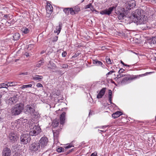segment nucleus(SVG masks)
<instances>
[{
	"label": "nucleus",
	"mask_w": 156,
	"mask_h": 156,
	"mask_svg": "<svg viewBox=\"0 0 156 156\" xmlns=\"http://www.w3.org/2000/svg\"><path fill=\"white\" fill-rule=\"evenodd\" d=\"M35 105L34 104L27 105L25 107L24 112L25 113L28 115H30L34 116L37 118L40 116L39 113L35 111Z\"/></svg>",
	"instance_id": "1"
},
{
	"label": "nucleus",
	"mask_w": 156,
	"mask_h": 156,
	"mask_svg": "<svg viewBox=\"0 0 156 156\" xmlns=\"http://www.w3.org/2000/svg\"><path fill=\"white\" fill-rule=\"evenodd\" d=\"M30 128V131L29 135L30 136H34L38 135L41 131V129L40 126L36 125L33 122H31L28 123Z\"/></svg>",
	"instance_id": "2"
},
{
	"label": "nucleus",
	"mask_w": 156,
	"mask_h": 156,
	"mask_svg": "<svg viewBox=\"0 0 156 156\" xmlns=\"http://www.w3.org/2000/svg\"><path fill=\"white\" fill-rule=\"evenodd\" d=\"M24 108V104L23 103L17 104L12 108V114L15 115H18L21 113Z\"/></svg>",
	"instance_id": "3"
},
{
	"label": "nucleus",
	"mask_w": 156,
	"mask_h": 156,
	"mask_svg": "<svg viewBox=\"0 0 156 156\" xmlns=\"http://www.w3.org/2000/svg\"><path fill=\"white\" fill-rule=\"evenodd\" d=\"M140 76V75L128 76L124 78L122 80L121 84L122 85L128 84L130 83L132 80L139 78Z\"/></svg>",
	"instance_id": "4"
},
{
	"label": "nucleus",
	"mask_w": 156,
	"mask_h": 156,
	"mask_svg": "<svg viewBox=\"0 0 156 156\" xmlns=\"http://www.w3.org/2000/svg\"><path fill=\"white\" fill-rule=\"evenodd\" d=\"M31 139L28 133L22 134L20 136V141L21 144H26L29 142Z\"/></svg>",
	"instance_id": "5"
},
{
	"label": "nucleus",
	"mask_w": 156,
	"mask_h": 156,
	"mask_svg": "<svg viewBox=\"0 0 156 156\" xmlns=\"http://www.w3.org/2000/svg\"><path fill=\"white\" fill-rule=\"evenodd\" d=\"M127 10H126L124 7V8H120L118 9L117 11L115 12V13L118 15V18L119 20H121L123 19L125 16V14L126 13Z\"/></svg>",
	"instance_id": "6"
},
{
	"label": "nucleus",
	"mask_w": 156,
	"mask_h": 156,
	"mask_svg": "<svg viewBox=\"0 0 156 156\" xmlns=\"http://www.w3.org/2000/svg\"><path fill=\"white\" fill-rule=\"evenodd\" d=\"M141 17V11L140 9H137L131 14V18L133 19L135 22L137 21Z\"/></svg>",
	"instance_id": "7"
},
{
	"label": "nucleus",
	"mask_w": 156,
	"mask_h": 156,
	"mask_svg": "<svg viewBox=\"0 0 156 156\" xmlns=\"http://www.w3.org/2000/svg\"><path fill=\"white\" fill-rule=\"evenodd\" d=\"M41 149L40 145L38 142H34L29 146V150L32 152H39Z\"/></svg>",
	"instance_id": "8"
},
{
	"label": "nucleus",
	"mask_w": 156,
	"mask_h": 156,
	"mask_svg": "<svg viewBox=\"0 0 156 156\" xmlns=\"http://www.w3.org/2000/svg\"><path fill=\"white\" fill-rule=\"evenodd\" d=\"M8 138L11 142L14 143L17 140L18 137L16 132L14 130H11L8 135Z\"/></svg>",
	"instance_id": "9"
},
{
	"label": "nucleus",
	"mask_w": 156,
	"mask_h": 156,
	"mask_svg": "<svg viewBox=\"0 0 156 156\" xmlns=\"http://www.w3.org/2000/svg\"><path fill=\"white\" fill-rule=\"evenodd\" d=\"M136 5V2L134 0H131L126 2L124 7L126 9V10L128 11L133 9L135 7Z\"/></svg>",
	"instance_id": "10"
},
{
	"label": "nucleus",
	"mask_w": 156,
	"mask_h": 156,
	"mask_svg": "<svg viewBox=\"0 0 156 156\" xmlns=\"http://www.w3.org/2000/svg\"><path fill=\"white\" fill-rule=\"evenodd\" d=\"M48 139L46 137H43L41 138L39 142L41 149L44 148L48 144Z\"/></svg>",
	"instance_id": "11"
},
{
	"label": "nucleus",
	"mask_w": 156,
	"mask_h": 156,
	"mask_svg": "<svg viewBox=\"0 0 156 156\" xmlns=\"http://www.w3.org/2000/svg\"><path fill=\"white\" fill-rule=\"evenodd\" d=\"M116 6H114L110 7L108 9H107L100 12V14L102 15H110L112 11L116 8Z\"/></svg>",
	"instance_id": "12"
},
{
	"label": "nucleus",
	"mask_w": 156,
	"mask_h": 156,
	"mask_svg": "<svg viewBox=\"0 0 156 156\" xmlns=\"http://www.w3.org/2000/svg\"><path fill=\"white\" fill-rule=\"evenodd\" d=\"M148 18L147 16L145 15L142 16V17L139 19L137 21H136V23L137 24H141L145 23L147 21Z\"/></svg>",
	"instance_id": "13"
},
{
	"label": "nucleus",
	"mask_w": 156,
	"mask_h": 156,
	"mask_svg": "<svg viewBox=\"0 0 156 156\" xmlns=\"http://www.w3.org/2000/svg\"><path fill=\"white\" fill-rule=\"evenodd\" d=\"M72 147H74V146L73 145L72 143H71L69 144H67V146L65 147V149L61 147H59L57 149V151L59 153L64 152L65 151H66V149L71 148Z\"/></svg>",
	"instance_id": "14"
},
{
	"label": "nucleus",
	"mask_w": 156,
	"mask_h": 156,
	"mask_svg": "<svg viewBox=\"0 0 156 156\" xmlns=\"http://www.w3.org/2000/svg\"><path fill=\"white\" fill-rule=\"evenodd\" d=\"M11 150L8 148H5L4 149L2 153V156H10Z\"/></svg>",
	"instance_id": "15"
},
{
	"label": "nucleus",
	"mask_w": 156,
	"mask_h": 156,
	"mask_svg": "<svg viewBox=\"0 0 156 156\" xmlns=\"http://www.w3.org/2000/svg\"><path fill=\"white\" fill-rule=\"evenodd\" d=\"M61 128L57 130H55V128H53L52 131L53 133L54 139H57L59 133V132L61 131Z\"/></svg>",
	"instance_id": "16"
},
{
	"label": "nucleus",
	"mask_w": 156,
	"mask_h": 156,
	"mask_svg": "<svg viewBox=\"0 0 156 156\" xmlns=\"http://www.w3.org/2000/svg\"><path fill=\"white\" fill-rule=\"evenodd\" d=\"M106 89L105 88H103L101 90L97 95V98H100L102 97L105 94Z\"/></svg>",
	"instance_id": "17"
},
{
	"label": "nucleus",
	"mask_w": 156,
	"mask_h": 156,
	"mask_svg": "<svg viewBox=\"0 0 156 156\" xmlns=\"http://www.w3.org/2000/svg\"><path fill=\"white\" fill-rule=\"evenodd\" d=\"M65 115L66 113L63 112L60 116V124L61 125H63L65 122Z\"/></svg>",
	"instance_id": "18"
},
{
	"label": "nucleus",
	"mask_w": 156,
	"mask_h": 156,
	"mask_svg": "<svg viewBox=\"0 0 156 156\" xmlns=\"http://www.w3.org/2000/svg\"><path fill=\"white\" fill-rule=\"evenodd\" d=\"M62 27V24L61 23H59V26L56 27V30H54V33H57V34H59L61 31V28Z\"/></svg>",
	"instance_id": "19"
},
{
	"label": "nucleus",
	"mask_w": 156,
	"mask_h": 156,
	"mask_svg": "<svg viewBox=\"0 0 156 156\" xmlns=\"http://www.w3.org/2000/svg\"><path fill=\"white\" fill-rule=\"evenodd\" d=\"M18 100V98L16 96H14L9 99V103L11 104H13L16 102Z\"/></svg>",
	"instance_id": "20"
},
{
	"label": "nucleus",
	"mask_w": 156,
	"mask_h": 156,
	"mask_svg": "<svg viewBox=\"0 0 156 156\" xmlns=\"http://www.w3.org/2000/svg\"><path fill=\"white\" fill-rule=\"evenodd\" d=\"M52 6L51 4L49 3H47L46 10L47 12L49 13H51L52 11Z\"/></svg>",
	"instance_id": "21"
},
{
	"label": "nucleus",
	"mask_w": 156,
	"mask_h": 156,
	"mask_svg": "<svg viewBox=\"0 0 156 156\" xmlns=\"http://www.w3.org/2000/svg\"><path fill=\"white\" fill-rule=\"evenodd\" d=\"M43 77L42 76L39 75H35L33 77V79L38 82L41 81L43 79Z\"/></svg>",
	"instance_id": "22"
},
{
	"label": "nucleus",
	"mask_w": 156,
	"mask_h": 156,
	"mask_svg": "<svg viewBox=\"0 0 156 156\" xmlns=\"http://www.w3.org/2000/svg\"><path fill=\"white\" fill-rule=\"evenodd\" d=\"M122 115V113L120 111H117L112 114V117L114 119Z\"/></svg>",
	"instance_id": "23"
},
{
	"label": "nucleus",
	"mask_w": 156,
	"mask_h": 156,
	"mask_svg": "<svg viewBox=\"0 0 156 156\" xmlns=\"http://www.w3.org/2000/svg\"><path fill=\"white\" fill-rule=\"evenodd\" d=\"M108 98L109 100L110 103L112 105H115V104L112 102V91L111 90H108Z\"/></svg>",
	"instance_id": "24"
},
{
	"label": "nucleus",
	"mask_w": 156,
	"mask_h": 156,
	"mask_svg": "<svg viewBox=\"0 0 156 156\" xmlns=\"http://www.w3.org/2000/svg\"><path fill=\"white\" fill-rule=\"evenodd\" d=\"M13 40L15 41L18 40L20 37V34L18 33H16L13 34L12 36Z\"/></svg>",
	"instance_id": "25"
},
{
	"label": "nucleus",
	"mask_w": 156,
	"mask_h": 156,
	"mask_svg": "<svg viewBox=\"0 0 156 156\" xmlns=\"http://www.w3.org/2000/svg\"><path fill=\"white\" fill-rule=\"evenodd\" d=\"M59 124L58 120H54L52 123V126L53 127V128H55L58 126Z\"/></svg>",
	"instance_id": "26"
},
{
	"label": "nucleus",
	"mask_w": 156,
	"mask_h": 156,
	"mask_svg": "<svg viewBox=\"0 0 156 156\" xmlns=\"http://www.w3.org/2000/svg\"><path fill=\"white\" fill-rule=\"evenodd\" d=\"M93 63L94 64H96L98 66H101L102 64L101 62L98 60L97 59L93 60Z\"/></svg>",
	"instance_id": "27"
},
{
	"label": "nucleus",
	"mask_w": 156,
	"mask_h": 156,
	"mask_svg": "<svg viewBox=\"0 0 156 156\" xmlns=\"http://www.w3.org/2000/svg\"><path fill=\"white\" fill-rule=\"evenodd\" d=\"M22 32L25 34L28 33L30 31V29L27 27H23L22 30Z\"/></svg>",
	"instance_id": "28"
},
{
	"label": "nucleus",
	"mask_w": 156,
	"mask_h": 156,
	"mask_svg": "<svg viewBox=\"0 0 156 156\" xmlns=\"http://www.w3.org/2000/svg\"><path fill=\"white\" fill-rule=\"evenodd\" d=\"M17 85V83L14 82H8L7 83V86H13Z\"/></svg>",
	"instance_id": "29"
},
{
	"label": "nucleus",
	"mask_w": 156,
	"mask_h": 156,
	"mask_svg": "<svg viewBox=\"0 0 156 156\" xmlns=\"http://www.w3.org/2000/svg\"><path fill=\"white\" fill-rule=\"evenodd\" d=\"M32 86V85L31 84H29L28 85H23L22 86L20 87V88L22 90H23L26 88L31 87Z\"/></svg>",
	"instance_id": "30"
},
{
	"label": "nucleus",
	"mask_w": 156,
	"mask_h": 156,
	"mask_svg": "<svg viewBox=\"0 0 156 156\" xmlns=\"http://www.w3.org/2000/svg\"><path fill=\"white\" fill-rule=\"evenodd\" d=\"M150 43L151 44H156V38H153L151 41L150 42Z\"/></svg>",
	"instance_id": "31"
},
{
	"label": "nucleus",
	"mask_w": 156,
	"mask_h": 156,
	"mask_svg": "<svg viewBox=\"0 0 156 156\" xmlns=\"http://www.w3.org/2000/svg\"><path fill=\"white\" fill-rule=\"evenodd\" d=\"M106 61L107 63L108 64H111L112 63V61L109 57H107L106 58Z\"/></svg>",
	"instance_id": "32"
},
{
	"label": "nucleus",
	"mask_w": 156,
	"mask_h": 156,
	"mask_svg": "<svg viewBox=\"0 0 156 156\" xmlns=\"http://www.w3.org/2000/svg\"><path fill=\"white\" fill-rule=\"evenodd\" d=\"M16 128L17 129V130L20 132H21V131H23L22 129V128L20 127V124H17L16 125Z\"/></svg>",
	"instance_id": "33"
},
{
	"label": "nucleus",
	"mask_w": 156,
	"mask_h": 156,
	"mask_svg": "<svg viewBox=\"0 0 156 156\" xmlns=\"http://www.w3.org/2000/svg\"><path fill=\"white\" fill-rule=\"evenodd\" d=\"M80 10V8L78 6H76L74 8V11L75 14L78 13Z\"/></svg>",
	"instance_id": "34"
},
{
	"label": "nucleus",
	"mask_w": 156,
	"mask_h": 156,
	"mask_svg": "<svg viewBox=\"0 0 156 156\" xmlns=\"http://www.w3.org/2000/svg\"><path fill=\"white\" fill-rule=\"evenodd\" d=\"M69 12H70V14L72 15L75 14L74 11V9L71 8H69Z\"/></svg>",
	"instance_id": "35"
},
{
	"label": "nucleus",
	"mask_w": 156,
	"mask_h": 156,
	"mask_svg": "<svg viewBox=\"0 0 156 156\" xmlns=\"http://www.w3.org/2000/svg\"><path fill=\"white\" fill-rule=\"evenodd\" d=\"M69 8H64L63 9V11L66 14H69Z\"/></svg>",
	"instance_id": "36"
},
{
	"label": "nucleus",
	"mask_w": 156,
	"mask_h": 156,
	"mask_svg": "<svg viewBox=\"0 0 156 156\" xmlns=\"http://www.w3.org/2000/svg\"><path fill=\"white\" fill-rule=\"evenodd\" d=\"M34 47V44H30L28 45L27 47V49L29 50H31L32 48H33Z\"/></svg>",
	"instance_id": "37"
},
{
	"label": "nucleus",
	"mask_w": 156,
	"mask_h": 156,
	"mask_svg": "<svg viewBox=\"0 0 156 156\" xmlns=\"http://www.w3.org/2000/svg\"><path fill=\"white\" fill-rule=\"evenodd\" d=\"M126 76V74H119L117 75V77H118V78H119L122 77L123 76Z\"/></svg>",
	"instance_id": "38"
},
{
	"label": "nucleus",
	"mask_w": 156,
	"mask_h": 156,
	"mask_svg": "<svg viewBox=\"0 0 156 156\" xmlns=\"http://www.w3.org/2000/svg\"><path fill=\"white\" fill-rule=\"evenodd\" d=\"M44 62H39V63L36 65V67H39L41 66V65H43Z\"/></svg>",
	"instance_id": "39"
},
{
	"label": "nucleus",
	"mask_w": 156,
	"mask_h": 156,
	"mask_svg": "<svg viewBox=\"0 0 156 156\" xmlns=\"http://www.w3.org/2000/svg\"><path fill=\"white\" fill-rule=\"evenodd\" d=\"M125 71V70L123 69L122 68L120 69L118 71V73L119 74H121L122 73H123L124 71Z\"/></svg>",
	"instance_id": "40"
},
{
	"label": "nucleus",
	"mask_w": 156,
	"mask_h": 156,
	"mask_svg": "<svg viewBox=\"0 0 156 156\" xmlns=\"http://www.w3.org/2000/svg\"><path fill=\"white\" fill-rule=\"evenodd\" d=\"M115 72V71H110L109 72H108V73L106 74V76H108V75L111 74H112V73Z\"/></svg>",
	"instance_id": "41"
},
{
	"label": "nucleus",
	"mask_w": 156,
	"mask_h": 156,
	"mask_svg": "<svg viewBox=\"0 0 156 156\" xmlns=\"http://www.w3.org/2000/svg\"><path fill=\"white\" fill-rule=\"evenodd\" d=\"M91 6H92L91 4H90L88 5H86L85 6V8L86 9L90 8V7Z\"/></svg>",
	"instance_id": "42"
},
{
	"label": "nucleus",
	"mask_w": 156,
	"mask_h": 156,
	"mask_svg": "<svg viewBox=\"0 0 156 156\" xmlns=\"http://www.w3.org/2000/svg\"><path fill=\"white\" fill-rule=\"evenodd\" d=\"M68 65L67 64H63L62 66V68L64 69L67 68L68 67Z\"/></svg>",
	"instance_id": "43"
},
{
	"label": "nucleus",
	"mask_w": 156,
	"mask_h": 156,
	"mask_svg": "<svg viewBox=\"0 0 156 156\" xmlns=\"http://www.w3.org/2000/svg\"><path fill=\"white\" fill-rule=\"evenodd\" d=\"M120 63L123 65V66H128L129 67V65H128L126 64H125L122 60L120 61Z\"/></svg>",
	"instance_id": "44"
},
{
	"label": "nucleus",
	"mask_w": 156,
	"mask_h": 156,
	"mask_svg": "<svg viewBox=\"0 0 156 156\" xmlns=\"http://www.w3.org/2000/svg\"><path fill=\"white\" fill-rule=\"evenodd\" d=\"M90 156H98L97 153L96 152H94L91 154Z\"/></svg>",
	"instance_id": "45"
},
{
	"label": "nucleus",
	"mask_w": 156,
	"mask_h": 156,
	"mask_svg": "<svg viewBox=\"0 0 156 156\" xmlns=\"http://www.w3.org/2000/svg\"><path fill=\"white\" fill-rule=\"evenodd\" d=\"M36 86L38 87H43L42 85L40 83H38L36 85Z\"/></svg>",
	"instance_id": "46"
},
{
	"label": "nucleus",
	"mask_w": 156,
	"mask_h": 156,
	"mask_svg": "<svg viewBox=\"0 0 156 156\" xmlns=\"http://www.w3.org/2000/svg\"><path fill=\"white\" fill-rule=\"evenodd\" d=\"M67 55V53L66 51H64L62 53V55L63 57H65Z\"/></svg>",
	"instance_id": "47"
},
{
	"label": "nucleus",
	"mask_w": 156,
	"mask_h": 156,
	"mask_svg": "<svg viewBox=\"0 0 156 156\" xmlns=\"http://www.w3.org/2000/svg\"><path fill=\"white\" fill-rule=\"evenodd\" d=\"M2 83L3 88H6V86H7V83L5 84L4 83Z\"/></svg>",
	"instance_id": "48"
},
{
	"label": "nucleus",
	"mask_w": 156,
	"mask_h": 156,
	"mask_svg": "<svg viewBox=\"0 0 156 156\" xmlns=\"http://www.w3.org/2000/svg\"><path fill=\"white\" fill-rule=\"evenodd\" d=\"M74 150V148L72 149L71 150H69V151H68L66 154H67L70 153V152H72Z\"/></svg>",
	"instance_id": "49"
},
{
	"label": "nucleus",
	"mask_w": 156,
	"mask_h": 156,
	"mask_svg": "<svg viewBox=\"0 0 156 156\" xmlns=\"http://www.w3.org/2000/svg\"><path fill=\"white\" fill-rule=\"evenodd\" d=\"M21 74L24 75H27L28 74V72H26L23 73H21Z\"/></svg>",
	"instance_id": "50"
},
{
	"label": "nucleus",
	"mask_w": 156,
	"mask_h": 156,
	"mask_svg": "<svg viewBox=\"0 0 156 156\" xmlns=\"http://www.w3.org/2000/svg\"><path fill=\"white\" fill-rule=\"evenodd\" d=\"M58 37L56 36L54 38V41H56L58 40Z\"/></svg>",
	"instance_id": "51"
},
{
	"label": "nucleus",
	"mask_w": 156,
	"mask_h": 156,
	"mask_svg": "<svg viewBox=\"0 0 156 156\" xmlns=\"http://www.w3.org/2000/svg\"><path fill=\"white\" fill-rule=\"evenodd\" d=\"M151 2L154 3H156V0H151Z\"/></svg>",
	"instance_id": "52"
},
{
	"label": "nucleus",
	"mask_w": 156,
	"mask_h": 156,
	"mask_svg": "<svg viewBox=\"0 0 156 156\" xmlns=\"http://www.w3.org/2000/svg\"><path fill=\"white\" fill-rule=\"evenodd\" d=\"M2 83L0 84V88H2Z\"/></svg>",
	"instance_id": "53"
},
{
	"label": "nucleus",
	"mask_w": 156,
	"mask_h": 156,
	"mask_svg": "<svg viewBox=\"0 0 156 156\" xmlns=\"http://www.w3.org/2000/svg\"><path fill=\"white\" fill-rule=\"evenodd\" d=\"M153 73V72H150L146 73L148 74H151V73Z\"/></svg>",
	"instance_id": "54"
},
{
	"label": "nucleus",
	"mask_w": 156,
	"mask_h": 156,
	"mask_svg": "<svg viewBox=\"0 0 156 156\" xmlns=\"http://www.w3.org/2000/svg\"><path fill=\"white\" fill-rule=\"evenodd\" d=\"M19 60V59H16V60H15V62H17Z\"/></svg>",
	"instance_id": "55"
},
{
	"label": "nucleus",
	"mask_w": 156,
	"mask_h": 156,
	"mask_svg": "<svg viewBox=\"0 0 156 156\" xmlns=\"http://www.w3.org/2000/svg\"><path fill=\"white\" fill-rule=\"evenodd\" d=\"M98 132H99V133H101V132H102V130H99V129H98Z\"/></svg>",
	"instance_id": "56"
},
{
	"label": "nucleus",
	"mask_w": 156,
	"mask_h": 156,
	"mask_svg": "<svg viewBox=\"0 0 156 156\" xmlns=\"http://www.w3.org/2000/svg\"><path fill=\"white\" fill-rule=\"evenodd\" d=\"M4 17L5 18H7L8 16H7V15H5Z\"/></svg>",
	"instance_id": "57"
},
{
	"label": "nucleus",
	"mask_w": 156,
	"mask_h": 156,
	"mask_svg": "<svg viewBox=\"0 0 156 156\" xmlns=\"http://www.w3.org/2000/svg\"><path fill=\"white\" fill-rule=\"evenodd\" d=\"M24 122H26L27 121V119H24Z\"/></svg>",
	"instance_id": "58"
},
{
	"label": "nucleus",
	"mask_w": 156,
	"mask_h": 156,
	"mask_svg": "<svg viewBox=\"0 0 156 156\" xmlns=\"http://www.w3.org/2000/svg\"><path fill=\"white\" fill-rule=\"evenodd\" d=\"M105 132H106L105 131L102 130V132H103V133H105Z\"/></svg>",
	"instance_id": "59"
},
{
	"label": "nucleus",
	"mask_w": 156,
	"mask_h": 156,
	"mask_svg": "<svg viewBox=\"0 0 156 156\" xmlns=\"http://www.w3.org/2000/svg\"><path fill=\"white\" fill-rule=\"evenodd\" d=\"M29 54H27V55H26V56H29Z\"/></svg>",
	"instance_id": "60"
},
{
	"label": "nucleus",
	"mask_w": 156,
	"mask_h": 156,
	"mask_svg": "<svg viewBox=\"0 0 156 156\" xmlns=\"http://www.w3.org/2000/svg\"><path fill=\"white\" fill-rule=\"evenodd\" d=\"M82 144H84V142H82Z\"/></svg>",
	"instance_id": "61"
},
{
	"label": "nucleus",
	"mask_w": 156,
	"mask_h": 156,
	"mask_svg": "<svg viewBox=\"0 0 156 156\" xmlns=\"http://www.w3.org/2000/svg\"><path fill=\"white\" fill-rule=\"evenodd\" d=\"M154 59L155 60H156V57H155V58H154Z\"/></svg>",
	"instance_id": "62"
},
{
	"label": "nucleus",
	"mask_w": 156,
	"mask_h": 156,
	"mask_svg": "<svg viewBox=\"0 0 156 156\" xmlns=\"http://www.w3.org/2000/svg\"><path fill=\"white\" fill-rule=\"evenodd\" d=\"M52 65H53V66H54V65H55V64H54V63H53L52 64Z\"/></svg>",
	"instance_id": "63"
},
{
	"label": "nucleus",
	"mask_w": 156,
	"mask_h": 156,
	"mask_svg": "<svg viewBox=\"0 0 156 156\" xmlns=\"http://www.w3.org/2000/svg\"><path fill=\"white\" fill-rule=\"evenodd\" d=\"M84 0H83L81 2H83L84 1Z\"/></svg>",
	"instance_id": "64"
}]
</instances>
